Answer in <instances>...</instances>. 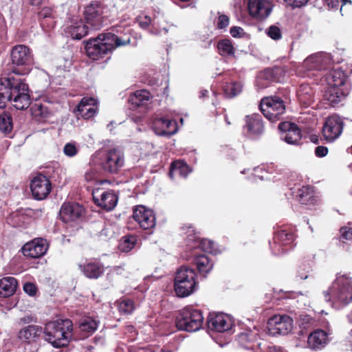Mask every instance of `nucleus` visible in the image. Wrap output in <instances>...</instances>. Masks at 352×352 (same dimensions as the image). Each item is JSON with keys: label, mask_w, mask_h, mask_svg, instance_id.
I'll use <instances>...</instances> for the list:
<instances>
[{"label": "nucleus", "mask_w": 352, "mask_h": 352, "mask_svg": "<svg viewBox=\"0 0 352 352\" xmlns=\"http://www.w3.org/2000/svg\"><path fill=\"white\" fill-rule=\"evenodd\" d=\"M295 239V233L292 228L282 227L274 234L273 241H270L272 252L280 255L286 252L292 245Z\"/></svg>", "instance_id": "11"}, {"label": "nucleus", "mask_w": 352, "mask_h": 352, "mask_svg": "<svg viewBox=\"0 0 352 352\" xmlns=\"http://www.w3.org/2000/svg\"><path fill=\"white\" fill-rule=\"evenodd\" d=\"M274 322V329L280 335L287 334L292 329V319L287 316H279L272 318Z\"/></svg>", "instance_id": "34"}, {"label": "nucleus", "mask_w": 352, "mask_h": 352, "mask_svg": "<svg viewBox=\"0 0 352 352\" xmlns=\"http://www.w3.org/2000/svg\"><path fill=\"white\" fill-rule=\"evenodd\" d=\"M126 332L133 333H134L135 335H136V331L135 328L133 325H128L126 327Z\"/></svg>", "instance_id": "63"}, {"label": "nucleus", "mask_w": 352, "mask_h": 352, "mask_svg": "<svg viewBox=\"0 0 352 352\" xmlns=\"http://www.w3.org/2000/svg\"><path fill=\"white\" fill-rule=\"evenodd\" d=\"M293 8H300L307 3L308 0H284Z\"/></svg>", "instance_id": "58"}, {"label": "nucleus", "mask_w": 352, "mask_h": 352, "mask_svg": "<svg viewBox=\"0 0 352 352\" xmlns=\"http://www.w3.org/2000/svg\"><path fill=\"white\" fill-rule=\"evenodd\" d=\"M243 130L247 137L251 139L258 138L264 132L265 127L262 116L258 113L246 116Z\"/></svg>", "instance_id": "17"}, {"label": "nucleus", "mask_w": 352, "mask_h": 352, "mask_svg": "<svg viewBox=\"0 0 352 352\" xmlns=\"http://www.w3.org/2000/svg\"><path fill=\"white\" fill-rule=\"evenodd\" d=\"M8 102L18 110L29 107L31 98L25 79L11 76L0 78V108L4 109Z\"/></svg>", "instance_id": "1"}, {"label": "nucleus", "mask_w": 352, "mask_h": 352, "mask_svg": "<svg viewBox=\"0 0 352 352\" xmlns=\"http://www.w3.org/2000/svg\"><path fill=\"white\" fill-rule=\"evenodd\" d=\"M137 241L138 236L136 235H126L122 237L119 245V248L122 252H129L135 247Z\"/></svg>", "instance_id": "44"}, {"label": "nucleus", "mask_w": 352, "mask_h": 352, "mask_svg": "<svg viewBox=\"0 0 352 352\" xmlns=\"http://www.w3.org/2000/svg\"><path fill=\"white\" fill-rule=\"evenodd\" d=\"M98 322L91 317L82 319L79 324L80 331L87 333L84 336L93 334L98 329Z\"/></svg>", "instance_id": "42"}, {"label": "nucleus", "mask_w": 352, "mask_h": 352, "mask_svg": "<svg viewBox=\"0 0 352 352\" xmlns=\"http://www.w3.org/2000/svg\"><path fill=\"white\" fill-rule=\"evenodd\" d=\"M124 164V153L118 148H111L103 153L100 158L101 169L108 174H118Z\"/></svg>", "instance_id": "9"}, {"label": "nucleus", "mask_w": 352, "mask_h": 352, "mask_svg": "<svg viewBox=\"0 0 352 352\" xmlns=\"http://www.w3.org/2000/svg\"><path fill=\"white\" fill-rule=\"evenodd\" d=\"M153 129L159 135L170 136L177 132V124L174 120L160 118L154 120Z\"/></svg>", "instance_id": "26"}, {"label": "nucleus", "mask_w": 352, "mask_h": 352, "mask_svg": "<svg viewBox=\"0 0 352 352\" xmlns=\"http://www.w3.org/2000/svg\"><path fill=\"white\" fill-rule=\"evenodd\" d=\"M188 256L193 259V263L197 266L199 274L206 276L212 269L213 263L205 254L191 252Z\"/></svg>", "instance_id": "27"}, {"label": "nucleus", "mask_w": 352, "mask_h": 352, "mask_svg": "<svg viewBox=\"0 0 352 352\" xmlns=\"http://www.w3.org/2000/svg\"><path fill=\"white\" fill-rule=\"evenodd\" d=\"M343 124L340 118L329 116L322 127V134L324 139L332 142L340 136L342 131Z\"/></svg>", "instance_id": "22"}, {"label": "nucleus", "mask_w": 352, "mask_h": 352, "mask_svg": "<svg viewBox=\"0 0 352 352\" xmlns=\"http://www.w3.org/2000/svg\"><path fill=\"white\" fill-rule=\"evenodd\" d=\"M296 124L290 122H280L278 124V129L287 133L293 126H296Z\"/></svg>", "instance_id": "57"}, {"label": "nucleus", "mask_w": 352, "mask_h": 352, "mask_svg": "<svg viewBox=\"0 0 352 352\" xmlns=\"http://www.w3.org/2000/svg\"><path fill=\"white\" fill-rule=\"evenodd\" d=\"M42 333H43V328L41 326L30 324L20 330L19 338L24 342L30 344L36 341Z\"/></svg>", "instance_id": "29"}, {"label": "nucleus", "mask_w": 352, "mask_h": 352, "mask_svg": "<svg viewBox=\"0 0 352 352\" xmlns=\"http://www.w3.org/2000/svg\"><path fill=\"white\" fill-rule=\"evenodd\" d=\"M48 245L43 238H36L23 245L21 251L25 257L37 258L43 256L47 252Z\"/></svg>", "instance_id": "19"}, {"label": "nucleus", "mask_w": 352, "mask_h": 352, "mask_svg": "<svg viewBox=\"0 0 352 352\" xmlns=\"http://www.w3.org/2000/svg\"><path fill=\"white\" fill-rule=\"evenodd\" d=\"M313 320V318L310 317L309 316H300V326L303 327V328H306V324L311 323V322Z\"/></svg>", "instance_id": "61"}, {"label": "nucleus", "mask_w": 352, "mask_h": 352, "mask_svg": "<svg viewBox=\"0 0 352 352\" xmlns=\"http://www.w3.org/2000/svg\"><path fill=\"white\" fill-rule=\"evenodd\" d=\"M92 197L96 205L107 211L113 210L118 202V196L112 190L95 188L92 192Z\"/></svg>", "instance_id": "15"}, {"label": "nucleus", "mask_w": 352, "mask_h": 352, "mask_svg": "<svg viewBox=\"0 0 352 352\" xmlns=\"http://www.w3.org/2000/svg\"><path fill=\"white\" fill-rule=\"evenodd\" d=\"M349 87L342 88L328 87L323 95V100L330 106L336 107L349 95Z\"/></svg>", "instance_id": "25"}, {"label": "nucleus", "mask_w": 352, "mask_h": 352, "mask_svg": "<svg viewBox=\"0 0 352 352\" xmlns=\"http://www.w3.org/2000/svg\"><path fill=\"white\" fill-rule=\"evenodd\" d=\"M219 53L222 56H234L235 49L232 41L228 38H223L217 43Z\"/></svg>", "instance_id": "41"}, {"label": "nucleus", "mask_w": 352, "mask_h": 352, "mask_svg": "<svg viewBox=\"0 0 352 352\" xmlns=\"http://www.w3.org/2000/svg\"><path fill=\"white\" fill-rule=\"evenodd\" d=\"M32 114L35 117H38L40 118H46L48 117V111L47 107H44L41 104H35L32 107Z\"/></svg>", "instance_id": "48"}, {"label": "nucleus", "mask_w": 352, "mask_h": 352, "mask_svg": "<svg viewBox=\"0 0 352 352\" xmlns=\"http://www.w3.org/2000/svg\"><path fill=\"white\" fill-rule=\"evenodd\" d=\"M207 324L210 329L217 332H224L231 329L232 324L227 315L210 313L207 319Z\"/></svg>", "instance_id": "24"}, {"label": "nucleus", "mask_w": 352, "mask_h": 352, "mask_svg": "<svg viewBox=\"0 0 352 352\" xmlns=\"http://www.w3.org/2000/svg\"><path fill=\"white\" fill-rule=\"evenodd\" d=\"M190 171L191 169L185 162L176 160L170 165L169 175L172 177L173 174H178L182 177H186Z\"/></svg>", "instance_id": "38"}, {"label": "nucleus", "mask_w": 352, "mask_h": 352, "mask_svg": "<svg viewBox=\"0 0 352 352\" xmlns=\"http://www.w3.org/2000/svg\"><path fill=\"white\" fill-rule=\"evenodd\" d=\"M204 320V318L201 311L191 307H186L178 313L175 324L179 330L195 332L201 328Z\"/></svg>", "instance_id": "7"}, {"label": "nucleus", "mask_w": 352, "mask_h": 352, "mask_svg": "<svg viewBox=\"0 0 352 352\" xmlns=\"http://www.w3.org/2000/svg\"><path fill=\"white\" fill-rule=\"evenodd\" d=\"M12 116L9 111H4L0 114V131L8 135L12 132Z\"/></svg>", "instance_id": "40"}, {"label": "nucleus", "mask_w": 352, "mask_h": 352, "mask_svg": "<svg viewBox=\"0 0 352 352\" xmlns=\"http://www.w3.org/2000/svg\"><path fill=\"white\" fill-rule=\"evenodd\" d=\"M259 109L263 115L271 122L282 120L286 113L285 102L277 96L263 98Z\"/></svg>", "instance_id": "8"}, {"label": "nucleus", "mask_w": 352, "mask_h": 352, "mask_svg": "<svg viewBox=\"0 0 352 352\" xmlns=\"http://www.w3.org/2000/svg\"><path fill=\"white\" fill-rule=\"evenodd\" d=\"M89 26L82 21L67 27L65 32L73 39L80 40L89 33Z\"/></svg>", "instance_id": "33"}, {"label": "nucleus", "mask_w": 352, "mask_h": 352, "mask_svg": "<svg viewBox=\"0 0 352 352\" xmlns=\"http://www.w3.org/2000/svg\"><path fill=\"white\" fill-rule=\"evenodd\" d=\"M340 240L344 243V240L349 241L352 239V228L344 226L340 229Z\"/></svg>", "instance_id": "52"}, {"label": "nucleus", "mask_w": 352, "mask_h": 352, "mask_svg": "<svg viewBox=\"0 0 352 352\" xmlns=\"http://www.w3.org/2000/svg\"><path fill=\"white\" fill-rule=\"evenodd\" d=\"M78 151V149L73 143H67L63 148L64 154L70 157L75 156Z\"/></svg>", "instance_id": "50"}, {"label": "nucleus", "mask_w": 352, "mask_h": 352, "mask_svg": "<svg viewBox=\"0 0 352 352\" xmlns=\"http://www.w3.org/2000/svg\"><path fill=\"white\" fill-rule=\"evenodd\" d=\"M208 97V91L206 89H203L199 92V98H206Z\"/></svg>", "instance_id": "64"}, {"label": "nucleus", "mask_w": 352, "mask_h": 352, "mask_svg": "<svg viewBox=\"0 0 352 352\" xmlns=\"http://www.w3.org/2000/svg\"><path fill=\"white\" fill-rule=\"evenodd\" d=\"M116 305L120 314H131L135 309L134 301L130 298L122 297L116 302Z\"/></svg>", "instance_id": "39"}, {"label": "nucleus", "mask_w": 352, "mask_h": 352, "mask_svg": "<svg viewBox=\"0 0 352 352\" xmlns=\"http://www.w3.org/2000/svg\"><path fill=\"white\" fill-rule=\"evenodd\" d=\"M267 35L274 40H278L281 38V31L276 25H271L267 30Z\"/></svg>", "instance_id": "53"}, {"label": "nucleus", "mask_w": 352, "mask_h": 352, "mask_svg": "<svg viewBox=\"0 0 352 352\" xmlns=\"http://www.w3.org/2000/svg\"><path fill=\"white\" fill-rule=\"evenodd\" d=\"M325 299L338 307L352 302V279L346 274H338L329 292L324 293Z\"/></svg>", "instance_id": "4"}, {"label": "nucleus", "mask_w": 352, "mask_h": 352, "mask_svg": "<svg viewBox=\"0 0 352 352\" xmlns=\"http://www.w3.org/2000/svg\"><path fill=\"white\" fill-rule=\"evenodd\" d=\"M84 43L87 56L94 60H98L112 53L116 48L129 45L131 35L125 33L119 36L107 32L100 34L97 37Z\"/></svg>", "instance_id": "2"}, {"label": "nucleus", "mask_w": 352, "mask_h": 352, "mask_svg": "<svg viewBox=\"0 0 352 352\" xmlns=\"http://www.w3.org/2000/svg\"><path fill=\"white\" fill-rule=\"evenodd\" d=\"M24 292L30 296H34L37 292V287L32 283H25L23 285Z\"/></svg>", "instance_id": "54"}, {"label": "nucleus", "mask_w": 352, "mask_h": 352, "mask_svg": "<svg viewBox=\"0 0 352 352\" xmlns=\"http://www.w3.org/2000/svg\"><path fill=\"white\" fill-rule=\"evenodd\" d=\"M327 333L322 329H317L309 334L307 344L313 350L321 349L327 344Z\"/></svg>", "instance_id": "31"}, {"label": "nucleus", "mask_w": 352, "mask_h": 352, "mask_svg": "<svg viewBox=\"0 0 352 352\" xmlns=\"http://www.w3.org/2000/svg\"><path fill=\"white\" fill-rule=\"evenodd\" d=\"M105 6L100 1L92 2L84 10V22L91 30L101 29L105 21L104 10Z\"/></svg>", "instance_id": "12"}, {"label": "nucleus", "mask_w": 352, "mask_h": 352, "mask_svg": "<svg viewBox=\"0 0 352 352\" xmlns=\"http://www.w3.org/2000/svg\"><path fill=\"white\" fill-rule=\"evenodd\" d=\"M30 190L35 199L43 200L45 199L51 192V182L46 176L39 173L32 179Z\"/></svg>", "instance_id": "16"}, {"label": "nucleus", "mask_w": 352, "mask_h": 352, "mask_svg": "<svg viewBox=\"0 0 352 352\" xmlns=\"http://www.w3.org/2000/svg\"><path fill=\"white\" fill-rule=\"evenodd\" d=\"M85 213L83 206L76 202H65L60 210V219L68 223L79 219Z\"/></svg>", "instance_id": "20"}, {"label": "nucleus", "mask_w": 352, "mask_h": 352, "mask_svg": "<svg viewBox=\"0 0 352 352\" xmlns=\"http://www.w3.org/2000/svg\"><path fill=\"white\" fill-rule=\"evenodd\" d=\"M97 101L92 97H83L75 108L74 112L76 116L85 120L92 118L97 112Z\"/></svg>", "instance_id": "23"}, {"label": "nucleus", "mask_w": 352, "mask_h": 352, "mask_svg": "<svg viewBox=\"0 0 352 352\" xmlns=\"http://www.w3.org/2000/svg\"><path fill=\"white\" fill-rule=\"evenodd\" d=\"M132 218L141 229L147 230L148 233H152L155 228L156 218L153 210L144 206H137L133 208Z\"/></svg>", "instance_id": "13"}, {"label": "nucleus", "mask_w": 352, "mask_h": 352, "mask_svg": "<svg viewBox=\"0 0 352 352\" xmlns=\"http://www.w3.org/2000/svg\"><path fill=\"white\" fill-rule=\"evenodd\" d=\"M21 320L25 324L30 323L31 322H36V318H34L32 316H27L21 319Z\"/></svg>", "instance_id": "62"}, {"label": "nucleus", "mask_w": 352, "mask_h": 352, "mask_svg": "<svg viewBox=\"0 0 352 352\" xmlns=\"http://www.w3.org/2000/svg\"><path fill=\"white\" fill-rule=\"evenodd\" d=\"M230 23V18L226 14H219L217 22V28L219 30L226 29Z\"/></svg>", "instance_id": "51"}, {"label": "nucleus", "mask_w": 352, "mask_h": 352, "mask_svg": "<svg viewBox=\"0 0 352 352\" xmlns=\"http://www.w3.org/2000/svg\"><path fill=\"white\" fill-rule=\"evenodd\" d=\"M151 98L150 91L146 89H140L132 94L129 97V101L131 108L136 109L146 106Z\"/></svg>", "instance_id": "32"}, {"label": "nucleus", "mask_w": 352, "mask_h": 352, "mask_svg": "<svg viewBox=\"0 0 352 352\" xmlns=\"http://www.w3.org/2000/svg\"><path fill=\"white\" fill-rule=\"evenodd\" d=\"M78 269L86 278L96 280L104 273V267L100 259H86L82 263L78 264Z\"/></svg>", "instance_id": "18"}, {"label": "nucleus", "mask_w": 352, "mask_h": 352, "mask_svg": "<svg viewBox=\"0 0 352 352\" xmlns=\"http://www.w3.org/2000/svg\"><path fill=\"white\" fill-rule=\"evenodd\" d=\"M38 19L43 28H52L54 25V11L50 7H44L38 12Z\"/></svg>", "instance_id": "36"}, {"label": "nucleus", "mask_w": 352, "mask_h": 352, "mask_svg": "<svg viewBox=\"0 0 352 352\" xmlns=\"http://www.w3.org/2000/svg\"><path fill=\"white\" fill-rule=\"evenodd\" d=\"M311 266L309 264L306 263H300L297 269L296 280L300 281L309 278L311 276V275L309 274Z\"/></svg>", "instance_id": "47"}, {"label": "nucleus", "mask_w": 352, "mask_h": 352, "mask_svg": "<svg viewBox=\"0 0 352 352\" xmlns=\"http://www.w3.org/2000/svg\"><path fill=\"white\" fill-rule=\"evenodd\" d=\"M140 27L142 29H147L151 23V18L147 15L139 16L137 19Z\"/></svg>", "instance_id": "55"}, {"label": "nucleus", "mask_w": 352, "mask_h": 352, "mask_svg": "<svg viewBox=\"0 0 352 352\" xmlns=\"http://www.w3.org/2000/svg\"><path fill=\"white\" fill-rule=\"evenodd\" d=\"M297 97L300 103L305 107L314 102V91L308 84H302L297 90Z\"/></svg>", "instance_id": "35"}, {"label": "nucleus", "mask_w": 352, "mask_h": 352, "mask_svg": "<svg viewBox=\"0 0 352 352\" xmlns=\"http://www.w3.org/2000/svg\"><path fill=\"white\" fill-rule=\"evenodd\" d=\"M302 138L301 130L296 124L285 133L282 138L288 144H297Z\"/></svg>", "instance_id": "43"}, {"label": "nucleus", "mask_w": 352, "mask_h": 352, "mask_svg": "<svg viewBox=\"0 0 352 352\" xmlns=\"http://www.w3.org/2000/svg\"><path fill=\"white\" fill-rule=\"evenodd\" d=\"M249 14L259 20L267 18L272 9L270 0H248Z\"/></svg>", "instance_id": "21"}, {"label": "nucleus", "mask_w": 352, "mask_h": 352, "mask_svg": "<svg viewBox=\"0 0 352 352\" xmlns=\"http://www.w3.org/2000/svg\"><path fill=\"white\" fill-rule=\"evenodd\" d=\"M346 79L347 76L340 69L329 71L326 77L328 87H335L337 88L349 87L346 83Z\"/></svg>", "instance_id": "30"}, {"label": "nucleus", "mask_w": 352, "mask_h": 352, "mask_svg": "<svg viewBox=\"0 0 352 352\" xmlns=\"http://www.w3.org/2000/svg\"><path fill=\"white\" fill-rule=\"evenodd\" d=\"M11 71L17 75L30 73L34 56L32 50L25 45H16L10 52Z\"/></svg>", "instance_id": "6"}, {"label": "nucleus", "mask_w": 352, "mask_h": 352, "mask_svg": "<svg viewBox=\"0 0 352 352\" xmlns=\"http://www.w3.org/2000/svg\"><path fill=\"white\" fill-rule=\"evenodd\" d=\"M325 4L330 8L332 9H338L339 7H342L346 3V2H349L351 3V1L350 0H324Z\"/></svg>", "instance_id": "49"}, {"label": "nucleus", "mask_w": 352, "mask_h": 352, "mask_svg": "<svg viewBox=\"0 0 352 352\" xmlns=\"http://www.w3.org/2000/svg\"><path fill=\"white\" fill-rule=\"evenodd\" d=\"M124 269L122 266H114L111 267L107 274L109 278H113L115 276L122 275Z\"/></svg>", "instance_id": "56"}, {"label": "nucleus", "mask_w": 352, "mask_h": 352, "mask_svg": "<svg viewBox=\"0 0 352 352\" xmlns=\"http://www.w3.org/2000/svg\"><path fill=\"white\" fill-rule=\"evenodd\" d=\"M44 340L54 348H65L75 340L73 322L69 319H58L47 322L43 327Z\"/></svg>", "instance_id": "3"}, {"label": "nucleus", "mask_w": 352, "mask_h": 352, "mask_svg": "<svg viewBox=\"0 0 352 352\" xmlns=\"http://www.w3.org/2000/svg\"><path fill=\"white\" fill-rule=\"evenodd\" d=\"M296 197L300 204L307 206H314L317 202L314 187L309 185L298 188Z\"/></svg>", "instance_id": "28"}, {"label": "nucleus", "mask_w": 352, "mask_h": 352, "mask_svg": "<svg viewBox=\"0 0 352 352\" xmlns=\"http://www.w3.org/2000/svg\"><path fill=\"white\" fill-rule=\"evenodd\" d=\"M181 230L188 233L186 239L187 252H204L206 253H212L214 252V242L207 239H200L195 234V228L192 224L184 225Z\"/></svg>", "instance_id": "10"}, {"label": "nucleus", "mask_w": 352, "mask_h": 352, "mask_svg": "<svg viewBox=\"0 0 352 352\" xmlns=\"http://www.w3.org/2000/svg\"><path fill=\"white\" fill-rule=\"evenodd\" d=\"M197 273L195 270L182 266L175 276L174 289L177 296L185 298L191 295L197 289Z\"/></svg>", "instance_id": "5"}, {"label": "nucleus", "mask_w": 352, "mask_h": 352, "mask_svg": "<svg viewBox=\"0 0 352 352\" xmlns=\"http://www.w3.org/2000/svg\"><path fill=\"white\" fill-rule=\"evenodd\" d=\"M304 66L308 70H322L324 67L322 65V58L319 56H310L304 61Z\"/></svg>", "instance_id": "45"}, {"label": "nucleus", "mask_w": 352, "mask_h": 352, "mask_svg": "<svg viewBox=\"0 0 352 352\" xmlns=\"http://www.w3.org/2000/svg\"><path fill=\"white\" fill-rule=\"evenodd\" d=\"M285 74V67L274 66L268 67L259 72L257 77L256 85L261 89L269 87L272 83L280 82Z\"/></svg>", "instance_id": "14"}, {"label": "nucleus", "mask_w": 352, "mask_h": 352, "mask_svg": "<svg viewBox=\"0 0 352 352\" xmlns=\"http://www.w3.org/2000/svg\"><path fill=\"white\" fill-rule=\"evenodd\" d=\"M242 91V85L239 82H232L231 83H227L223 87V91L225 95L232 98L239 95Z\"/></svg>", "instance_id": "46"}, {"label": "nucleus", "mask_w": 352, "mask_h": 352, "mask_svg": "<svg viewBox=\"0 0 352 352\" xmlns=\"http://www.w3.org/2000/svg\"><path fill=\"white\" fill-rule=\"evenodd\" d=\"M243 31V30L241 27L238 26H232L230 30V34L234 38L241 37V34Z\"/></svg>", "instance_id": "60"}, {"label": "nucleus", "mask_w": 352, "mask_h": 352, "mask_svg": "<svg viewBox=\"0 0 352 352\" xmlns=\"http://www.w3.org/2000/svg\"><path fill=\"white\" fill-rule=\"evenodd\" d=\"M328 153V148L324 146H318L315 149V154L318 157H323Z\"/></svg>", "instance_id": "59"}, {"label": "nucleus", "mask_w": 352, "mask_h": 352, "mask_svg": "<svg viewBox=\"0 0 352 352\" xmlns=\"http://www.w3.org/2000/svg\"><path fill=\"white\" fill-rule=\"evenodd\" d=\"M17 280L14 277H4L0 279V295L8 297L12 295L17 287Z\"/></svg>", "instance_id": "37"}]
</instances>
